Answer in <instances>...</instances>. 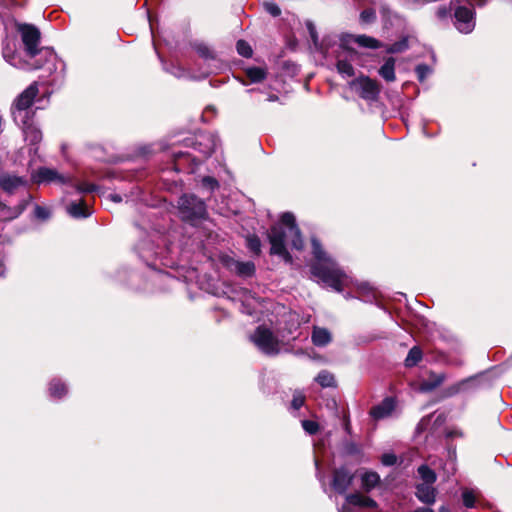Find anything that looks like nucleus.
I'll return each mask as SVG.
<instances>
[{"instance_id": "f257e3e1", "label": "nucleus", "mask_w": 512, "mask_h": 512, "mask_svg": "<svg viewBox=\"0 0 512 512\" xmlns=\"http://www.w3.org/2000/svg\"><path fill=\"white\" fill-rule=\"evenodd\" d=\"M311 248L315 259L310 265L311 274L335 291L342 292L349 278L346 272L327 254L316 237L311 238Z\"/></svg>"}, {"instance_id": "f03ea898", "label": "nucleus", "mask_w": 512, "mask_h": 512, "mask_svg": "<svg viewBox=\"0 0 512 512\" xmlns=\"http://www.w3.org/2000/svg\"><path fill=\"white\" fill-rule=\"evenodd\" d=\"M268 238L271 244L270 253L281 256L286 261L291 260L286 248L287 244H290L296 250H301L304 246L301 231L294 214L291 212H285L281 215L280 223L271 228Z\"/></svg>"}, {"instance_id": "7ed1b4c3", "label": "nucleus", "mask_w": 512, "mask_h": 512, "mask_svg": "<svg viewBox=\"0 0 512 512\" xmlns=\"http://www.w3.org/2000/svg\"><path fill=\"white\" fill-rule=\"evenodd\" d=\"M17 31L21 35L26 56L33 60L32 64H43L45 71L52 74L57 70V55L52 48H39L41 33L40 30L32 24L17 23Z\"/></svg>"}, {"instance_id": "20e7f679", "label": "nucleus", "mask_w": 512, "mask_h": 512, "mask_svg": "<svg viewBox=\"0 0 512 512\" xmlns=\"http://www.w3.org/2000/svg\"><path fill=\"white\" fill-rule=\"evenodd\" d=\"M176 207L178 217L192 226H197L208 218L205 201L195 194H182L177 200Z\"/></svg>"}, {"instance_id": "39448f33", "label": "nucleus", "mask_w": 512, "mask_h": 512, "mask_svg": "<svg viewBox=\"0 0 512 512\" xmlns=\"http://www.w3.org/2000/svg\"><path fill=\"white\" fill-rule=\"evenodd\" d=\"M160 248L155 246L153 241L149 239L141 240L137 246L136 250L139 254V257L153 270V275L151 276L153 282L171 284L172 282H176L177 279L172 277L169 273L161 271L156 263V258L159 255Z\"/></svg>"}, {"instance_id": "423d86ee", "label": "nucleus", "mask_w": 512, "mask_h": 512, "mask_svg": "<svg viewBox=\"0 0 512 512\" xmlns=\"http://www.w3.org/2000/svg\"><path fill=\"white\" fill-rule=\"evenodd\" d=\"M37 94L38 86L36 82H33L16 98L11 108L15 123H26L32 119L34 112L31 106Z\"/></svg>"}, {"instance_id": "0eeeda50", "label": "nucleus", "mask_w": 512, "mask_h": 512, "mask_svg": "<svg viewBox=\"0 0 512 512\" xmlns=\"http://www.w3.org/2000/svg\"><path fill=\"white\" fill-rule=\"evenodd\" d=\"M251 342L267 356H275L280 353L281 341L273 331L265 325L258 326L250 335Z\"/></svg>"}, {"instance_id": "6e6552de", "label": "nucleus", "mask_w": 512, "mask_h": 512, "mask_svg": "<svg viewBox=\"0 0 512 512\" xmlns=\"http://www.w3.org/2000/svg\"><path fill=\"white\" fill-rule=\"evenodd\" d=\"M463 0H451L454 7V26L460 33H471L475 28V12L471 5H462Z\"/></svg>"}, {"instance_id": "1a4fd4ad", "label": "nucleus", "mask_w": 512, "mask_h": 512, "mask_svg": "<svg viewBox=\"0 0 512 512\" xmlns=\"http://www.w3.org/2000/svg\"><path fill=\"white\" fill-rule=\"evenodd\" d=\"M350 87L360 98L369 102L377 101L381 91L380 84L368 76L353 79L350 82Z\"/></svg>"}, {"instance_id": "9d476101", "label": "nucleus", "mask_w": 512, "mask_h": 512, "mask_svg": "<svg viewBox=\"0 0 512 512\" xmlns=\"http://www.w3.org/2000/svg\"><path fill=\"white\" fill-rule=\"evenodd\" d=\"M28 188V179L18 176L12 172L2 171L0 173V191L7 196L17 195Z\"/></svg>"}, {"instance_id": "9b49d317", "label": "nucleus", "mask_w": 512, "mask_h": 512, "mask_svg": "<svg viewBox=\"0 0 512 512\" xmlns=\"http://www.w3.org/2000/svg\"><path fill=\"white\" fill-rule=\"evenodd\" d=\"M4 60L11 66L23 70H37L44 68L43 64H32L30 60L23 59L17 52L14 43L5 42L2 48Z\"/></svg>"}, {"instance_id": "f8f14e48", "label": "nucleus", "mask_w": 512, "mask_h": 512, "mask_svg": "<svg viewBox=\"0 0 512 512\" xmlns=\"http://www.w3.org/2000/svg\"><path fill=\"white\" fill-rule=\"evenodd\" d=\"M221 263L223 266L241 278H250L255 275L256 266L252 261H239L229 255L221 257Z\"/></svg>"}, {"instance_id": "ddd939ff", "label": "nucleus", "mask_w": 512, "mask_h": 512, "mask_svg": "<svg viewBox=\"0 0 512 512\" xmlns=\"http://www.w3.org/2000/svg\"><path fill=\"white\" fill-rule=\"evenodd\" d=\"M354 474L351 473L346 467H339L336 468L333 471V478H332V488L338 493V494H345L346 491L351 486L353 480H354Z\"/></svg>"}, {"instance_id": "4468645a", "label": "nucleus", "mask_w": 512, "mask_h": 512, "mask_svg": "<svg viewBox=\"0 0 512 512\" xmlns=\"http://www.w3.org/2000/svg\"><path fill=\"white\" fill-rule=\"evenodd\" d=\"M31 180L36 184H50L52 182L65 184L68 179L55 169L40 167L31 174Z\"/></svg>"}, {"instance_id": "2eb2a0df", "label": "nucleus", "mask_w": 512, "mask_h": 512, "mask_svg": "<svg viewBox=\"0 0 512 512\" xmlns=\"http://www.w3.org/2000/svg\"><path fill=\"white\" fill-rule=\"evenodd\" d=\"M31 200H32L31 194L26 192L25 196L14 207H10L0 201V219L3 221H11V220L19 217L24 212V210L27 208V206Z\"/></svg>"}, {"instance_id": "dca6fc26", "label": "nucleus", "mask_w": 512, "mask_h": 512, "mask_svg": "<svg viewBox=\"0 0 512 512\" xmlns=\"http://www.w3.org/2000/svg\"><path fill=\"white\" fill-rule=\"evenodd\" d=\"M196 149L203 154L204 157L211 156L220 146V139L213 133H205L197 138L195 143Z\"/></svg>"}, {"instance_id": "f3484780", "label": "nucleus", "mask_w": 512, "mask_h": 512, "mask_svg": "<svg viewBox=\"0 0 512 512\" xmlns=\"http://www.w3.org/2000/svg\"><path fill=\"white\" fill-rule=\"evenodd\" d=\"M395 408V399L393 397H386L379 404L373 406L370 409L369 415L372 419L376 421L382 420L391 416Z\"/></svg>"}, {"instance_id": "a211bd4d", "label": "nucleus", "mask_w": 512, "mask_h": 512, "mask_svg": "<svg viewBox=\"0 0 512 512\" xmlns=\"http://www.w3.org/2000/svg\"><path fill=\"white\" fill-rule=\"evenodd\" d=\"M16 124L22 128L25 141L28 142L29 145L34 146L33 152L37 153V145L42 141L41 130L32 123V119L27 121L26 123Z\"/></svg>"}, {"instance_id": "6ab92c4d", "label": "nucleus", "mask_w": 512, "mask_h": 512, "mask_svg": "<svg viewBox=\"0 0 512 512\" xmlns=\"http://www.w3.org/2000/svg\"><path fill=\"white\" fill-rule=\"evenodd\" d=\"M478 376H471L463 379L444 390L445 397H453L461 392L476 388Z\"/></svg>"}, {"instance_id": "aec40b11", "label": "nucleus", "mask_w": 512, "mask_h": 512, "mask_svg": "<svg viewBox=\"0 0 512 512\" xmlns=\"http://www.w3.org/2000/svg\"><path fill=\"white\" fill-rule=\"evenodd\" d=\"M66 210L75 219L88 218L92 214V211L83 200L72 201L67 205Z\"/></svg>"}, {"instance_id": "412c9836", "label": "nucleus", "mask_w": 512, "mask_h": 512, "mask_svg": "<svg viewBox=\"0 0 512 512\" xmlns=\"http://www.w3.org/2000/svg\"><path fill=\"white\" fill-rule=\"evenodd\" d=\"M415 495L420 502L426 505H432L436 501V489L432 485L418 484Z\"/></svg>"}, {"instance_id": "4be33fe9", "label": "nucleus", "mask_w": 512, "mask_h": 512, "mask_svg": "<svg viewBox=\"0 0 512 512\" xmlns=\"http://www.w3.org/2000/svg\"><path fill=\"white\" fill-rule=\"evenodd\" d=\"M446 375L444 373L430 372L426 380L420 383L419 389L421 392H432L438 388L445 381Z\"/></svg>"}, {"instance_id": "5701e85b", "label": "nucleus", "mask_w": 512, "mask_h": 512, "mask_svg": "<svg viewBox=\"0 0 512 512\" xmlns=\"http://www.w3.org/2000/svg\"><path fill=\"white\" fill-rule=\"evenodd\" d=\"M347 504L359 507L376 508L377 503L370 497L361 495L360 493H351L346 495Z\"/></svg>"}, {"instance_id": "b1692460", "label": "nucleus", "mask_w": 512, "mask_h": 512, "mask_svg": "<svg viewBox=\"0 0 512 512\" xmlns=\"http://www.w3.org/2000/svg\"><path fill=\"white\" fill-rule=\"evenodd\" d=\"M312 343L317 347H324L328 345L332 336L328 329L322 327H314L311 334Z\"/></svg>"}, {"instance_id": "393cba45", "label": "nucleus", "mask_w": 512, "mask_h": 512, "mask_svg": "<svg viewBox=\"0 0 512 512\" xmlns=\"http://www.w3.org/2000/svg\"><path fill=\"white\" fill-rule=\"evenodd\" d=\"M395 63H396L395 58L389 57L385 60V62L382 64V66L378 70L379 75L386 82H394L396 80Z\"/></svg>"}, {"instance_id": "a878e982", "label": "nucleus", "mask_w": 512, "mask_h": 512, "mask_svg": "<svg viewBox=\"0 0 512 512\" xmlns=\"http://www.w3.org/2000/svg\"><path fill=\"white\" fill-rule=\"evenodd\" d=\"M161 62H162L163 70L166 71L167 73L173 75L175 78L182 79V78H190L191 77L190 71L185 69L180 64H178L176 62L166 63L163 60H161Z\"/></svg>"}, {"instance_id": "bb28decb", "label": "nucleus", "mask_w": 512, "mask_h": 512, "mask_svg": "<svg viewBox=\"0 0 512 512\" xmlns=\"http://www.w3.org/2000/svg\"><path fill=\"white\" fill-rule=\"evenodd\" d=\"M380 483V476L375 471H365L361 475V485L364 491L370 492Z\"/></svg>"}, {"instance_id": "cd10ccee", "label": "nucleus", "mask_w": 512, "mask_h": 512, "mask_svg": "<svg viewBox=\"0 0 512 512\" xmlns=\"http://www.w3.org/2000/svg\"><path fill=\"white\" fill-rule=\"evenodd\" d=\"M423 359V351L422 349L419 347V346H413L405 360H404V365L406 368H412V367H415L417 366Z\"/></svg>"}, {"instance_id": "c85d7f7f", "label": "nucleus", "mask_w": 512, "mask_h": 512, "mask_svg": "<svg viewBox=\"0 0 512 512\" xmlns=\"http://www.w3.org/2000/svg\"><path fill=\"white\" fill-rule=\"evenodd\" d=\"M354 42L360 47L368 49H378L383 47V44L374 37L368 35H357L354 37Z\"/></svg>"}, {"instance_id": "c756f323", "label": "nucleus", "mask_w": 512, "mask_h": 512, "mask_svg": "<svg viewBox=\"0 0 512 512\" xmlns=\"http://www.w3.org/2000/svg\"><path fill=\"white\" fill-rule=\"evenodd\" d=\"M67 386L60 379H53L49 383V394L52 398L61 399L67 394Z\"/></svg>"}, {"instance_id": "7c9ffc66", "label": "nucleus", "mask_w": 512, "mask_h": 512, "mask_svg": "<svg viewBox=\"0 0 512 512\" xmlns=\"http://www.w3.org/2000/svg\"><path fill=\"white\" fill-rule=\"evenodd\" d=\"M479 492L475 489L464 488L461 492L462 503L466 508H475Z\"/></svg>"}, {"instance_id": "2f4dec72", "label": "nucleus", "mask_w": 512, "mask_h": 512, "mask_svg": "<svg viewBox=\"0 0 512 512\" xmlns=\"http://www.w3.org/2000/svg\"><path fill=\"white\" fill-rule=\"evenodd\" d=\"M315 381L322 388H334L337 386L334 375L327 370H321L316 376Z\"/></svg>"}, {"instance_id": "473e14b6", "label": "nucleus", "mask_w": 512, "mask_h": 512, "mask_svg": "<svg viewBox=\"0 0 512 512\" xmlns=\"http://www.w3.org/2000/svg\"><path fill=\"white\" fill-rule=\"evenodd\" d=\"M409 49V37L403 36L400 40L386 47V52L390 54L401 53Z\"/></svg>"}, {"instance_id": "72a5a7b5", "label": "nucleus", "mask_w": 512, "mask_h": 512, "mask_svg": "<svg viewBox=\"0 0 512 512\" xmlns=\"http://www.w3.org/2000/svg\"><path fill=\"white\" fill-rule=\"evenodd\" d=\"M266 70L261 67H250L246 69V76L252 83H259L266 78Z\"/></svg>"}, {"instance_id": "f704fd0d", "label": "nucleus", "mask_w": 512, "mask_h": 512, "mask_svg": "<svg viewBox=\"0 0 512 512\" xmlns=\"http://www.w3.org/2000/svg\"><path fill=\"white\" fill-rule=\"evenodd\" d=\"M418 474L423 480L422 484L433 485L437 478L435 472L432 469H430L427 465L419 466Z\"/></svg>"}, {"instance_id": "c9c22d12", "label": "nucleus", "mask_w": 512, "mask_h": 512, "mask_svg": "<svg viewBox=\"0 0 512 512\" xmlns=\"http://www.w3.org/2000/svg\"><path fill=\"white\" fill-rule=\"evenodd\" d=\"M246 247L248 250L256 256L261 253V241L260 238L255 234H249L246 237Z\"/></svg>"}, {"instance_id": "e433bc0d", "label": "nucleus", "mask_w": 512, "mask_h": 512, "mask_svg": "<svg viewBox=\"0 0 512 512\" xmlns=\"http://www.w3.org/2000/svg\"><path fill=\"white\" fill-rule=\"evenodd\" d=\"M336 67H337V71L339 72V74H341L343 77L354 76V73H355L354 67L347 60L338 59Z\"/></svg>"}, {"instance_id": "4c0bfd02", "label": "nucleus", "mask_w": 512, "mask_h": 512, "mask_svg": "<svg viewBox=\"0 0 512 512\" xmlns=\"http://www.w3.org/2000/svg\"><path fill=\"white\" fill-rule=\"evenodd\" d=\"M358 290H359V293H360V298L364 302L371 303V302H373V300L376 297L374 291L372 290V288L367 283H361L358 286Z\"/></svg>"}, {"instance_id": "58836bf2", "label": "nucleus", "mask_w": 512, "mask_h": 512, "mask_svg": "<svg viewBox=\"0 0 512 512\" xmlns=\"http://www.w3.org/2000/svg\"><path fill=\"white\" fill-rule=\"evenodd\" d=\"M173 157H174V165H173V168L175 171H182L184 169L183 167V161L184 160H190L191 159V156L189 153L187 152H183V151H179V152H174L173 153Z\"/></svg>"}, {"instance_id": "ea45409f", "label": "nucleus", "mask_w": 512, "mask_h": 512, "mask_svg": "<svg viewBox=\"0 0 512 512\" xmlns=\"http://www.w3.org/2000/svg\"><path fill=\"white\" fill-rule=\"evenodd\" d=\"M194 49L195 51L198 53V55L205 59V60H208V59H213L214 58V54L213 52L211 51V49L204 43H197L194 45Z\"/></svg>"}, {"instance_id": "a19ab883", "label": "nucleus", "mask_w": 512, "mask_h": 512, "mask_svg": "<svg viewBox=\"0 0 512 512\" xmlns=\"http://www.w3.org/2000/svg\"><path fill=\"white\" fill-rule=\"evenodd\" d=\"M201 187L212 193L219 188V182L214 177L205 176L201 179Z\"/></svg>"}, {"instance_id": "79ce46f5", "label": "nucleus", "mask_w": 512, "mask_h": 512, "mask_svg": "<svg viewBox=\"0 0 512 512\" xmlns=\"http://www.w3.org/2000/svg\"><path fill=\"white\" fill-rule=\"evenodd\" d=\"M415 73L417 75V79L420 82H424L425 79L432 73V68L427 64H418L415 67Z\"/></svg>"}, {"instance_id": "37998d69", "label": "nucleus", "mask_w": 512, "mask_h": 512, "mask_svg": "<svg viewBox=\"0 0 512 512\" xmlns=\"http://www.w3.org/2000/svg\"><path fill=\"white\" fill-rule=\"evenodd\" d=\"M236 49L239 55L249 58L252 56L251 46L244 40H238L236 43Z\"/></svg>"}, {"instance_id": "c03bdc74", "label": "nucleus", "mask_w": 512, "mask_h": 512, "mask_svg": "<svg viewBox=\"0 0 512 512\" xmlns=\"http://www.w3.org/2000/svg\"><path fill=\"white\" fill-rule=\"evenodd\" d=\"M376 20V12L372 8L364 9L360 13V21L364 24H370L373 23Z\"/></svg>"}, {"instance_id": "a18cd8bd", "label": "nucleus", "mask_w": 512, "mask_h": 512, "mask_svg": "<svg viewBox=\"0 0 512 512\" xmlns=\"http://www.w3.org/2000/svg\"><path fill=\"white\" fill-rule=\"evenodd\" d=\"M305 403V395L300 391H295L293 393V398L291 401V408L295 411L299 410Z\"/></svg>"}, {"instance_id": "49530a36", "label": "nucleus", "mask_w": 512, "mask_h": 512, "mask_svg": "<svg viewBox=\"0 0 512 512\" xmlns=\"http://www.w3.org/2000/svg\"><path fill=\"white\" fill-rule=\"evenodd\" d=\"M302 428L309 435H315L319 431V424L312 420H303Z\"/></svg>"}, {"instance_id": "de8ad7c7", "label": "nucleus", "mask_w": 512, "mask_h": 512, "mask_svg": "<svg viewBox=\"0 0 512 512\" xmlns=\"http://www.w3.org/2000/svg\"><path fill=\"white\" fill-rule=\"evenodd\" d=\"M452 10H454V7L451 6V3L449 4V6H440L436 10V15L439 19L443 20L451 15Z\"/></svg>"}, {"instance_id": "09e8293b", "label": "nucleus", "mask_w": 512, "mask_h": 512, "mask_svg": "<svg viewBox=\"0 0 512 512\" xmlns=\"http://www.w3.org/2000/svg\"><path fill=\"white\" fill-rule=\"evenodd\" d=\"M264 8L273 17H278L281 14L280 7L277 4L273 3V2H266V3H264Z\"/></svg>"}, {"instance_id": "8fccbe9b", "label": "nucleus", "mask_w": 512, "mask_h": 512, "mask_svg": "<svg viewBox=\"0 0 512 512\" xmlns=\"http://www.w3.org/2000/svg\"><path fill=\"white\" fill-rule=\"evenodd\" d=\"M397 462V457L393 453H384L381 457V463L384 466H393Z\"/></svg>"}, {"instance_id": "3c124183", "label": "nucleus", "mask_w": 512, "mask_h": 512, "mask_svg": "<svg viewBox=\"0 0 512 512\" xmlns=\"http://www.w3.org/2000/svg\"><path fill=\"white\" fill-rule=\"evenodd\" d=\"M35 216L38 218V219H42V220H45L47 218H49L50 216V212L48 211L47 208L45 207H42L40 205H36L35 206Z\"/></svg>"}, {"instance_id": "603ef678", "label": "nucleus", "mask_w": 512, "mask_h": 512, "mask_svg": "<svg viewBox=\"0 0 512 512\" xmlns=\"http://www.w3.org/2000/svg\"><path fill=\"white\" fill-rule=\"evenodd\" d=\"M306 27L308 29L309 35H310L314 45L317 46V44H318V35H317V31H316L315 25L311 21H308L306 23Z\"/></svg>"}, {"instance_id": "864d4df0", "label": "nucleus", "mask_w": 512, "mask_h": 512, "mask_svg": "<svg viewBox=\"0 0 512 512\" xmlns=\"http://www.w3.org/2000/svg\"><path fill=\"white\" fill-rule=\"evenodd\" d=\"M59 64L61 66H64L63 63L59 62ZM63 67H61V71L59 73H57V76L55 79H53L49 84L54 86V85H60L63 81Z\"/></svg>"}, {"instance_id": "5fc2aeb1", "label": "nucleus", "mask_w": 512, "mask_h": 512, "mask_svg": "<svg viewBox=\"0 0 512 512\" xmlns=\"http://www.w3.org/2000/svg\"><path fill=\"white\" fill-rule=\"evenodd\" d=\"M96 189H97V187L94 184H86V185H82L78 188L80 193H90V192L96 191Z\"/></svg>"}, {"instance_id": "6e6d98bb", "label": "nucleus", "mask_w": 512, "mask_h": 512, "mask_svg": "<svg viewBox=\"0 0 512 512\" xmlns=\"http://www.w3.org/2000/svg\"><path fill=\"white\" fill-rule=\"evenodd\" d=\"M351 506L352 505L346 503L338 509V512H355Z\"/></svg>"}, {"instance_id": "4d7b16f0", "label": "nucleus", "mask_w": 512, "mask_h": 512, "mask_svg": "<svg viewBox=\"0 0 512 512\" xmlns=\"http://www.w3.org/2000/svg\"><path fill=\"white\" fill-rule=\"evenodd\" d=\"M109 198L115 203H119L122 201V197L119 194H110Z\"/></svg>"}, {"instance_id": "13d9d810", "label": "nucleus", "mask_w": 512, "mask_h": 512, "mask_svg": "<svg viewBox=\"0 0 512 512\" xmlns=\"http://www.w3.org/2000/svg\"><path fill=\"white\" fill-rule=\"evenodd\" d=\"M414 512H434V511L428 507H419V508L415 509Z\"/></svg>"}, {"instance_id": "bf43d9fd", "label": "nucleus", "mask_w": 512, "mask_h": 512, "mask_svg": "<svg viewBox=\"0 0 512 512\" xmlns=\"http://www.w3.org/2000/svg\"><path fill=\"white\" fill-rule=\"evenodd\" d=\"M278 99H279V98H278V96H277V95H275V94H271V95H269V96H268L267 101H269V102H275V101H277Z\"/></svg>"}, {"instance_id": "052dcab7", "label": "nucleus", "mask_w": 512, "mask_h": 512, "mask_svg": "<svg viewBox=\"0 0 512 512\" xmlns=\"http://www.w3.org/2000/svg\"><path fill=\"white\" fill-rule=\"evenodd\" d=\"M242 307H243V310H242L243 312H245L249 315L253 314V312L250 309L246 308V305L244 303L242 304Z\"/></svg>"}, {"instance_id": "680f3d73", "label": "nucleus", "mask_w": 512, "mask_h": 512, "mask_svg": "<svg viewBox=\"0 0 512 512\" xmlns=\"http://www.w3.org/2000/svg\"><path fill=\"white\" fill-rule=\"evenodd\" d=\"M449 456H450V458H451V459H454V458L456 457V452H455V450H453V451H449Z\"/></svg>"}, {"instance_id": "e2e57ef3", "label": "nucleus", "mask_w": 512, "mask_h": 512, "mask_svg": "<svg viewBox=\"0 0 512 512\" xmlns=\"http://www.w3.org/2000/svg\"><path fill=\"white\" fill-rule=\"evenodd\" d=\"M439 512H448V508L445 506L440 507Z\"/></svg>"}, {"instance_id": "0e129e2a", "label": "nucleus", "mask_w": 512, "mask_h": 512, "mask_svg": "<svg viewBox=\"0 0 512 512\" xmlns=\"http://www.w3.org/2000/svg\"><path fill=\"white\" fill-rule=\"evenodd\" d=\"M382 12H383V14L390 13V10L388 8H386V7H383L382 8Z\"/></svg>"}, {"instance_id": "69168bd1", "label": "nucleus", "mask_w": 512, "mask_h": 512, "mask_svg": "<svg viewBox=\"0 0 512 512\" xmlns=\"http://www.w3.org/2000/svg\"><path fill=\"white\" fill-rule=\"evenodd\" d=\"M3 270H2V265L0 264V277L3 276Z\"/></svg>"}, {"instance_id": "338daca9", "label": "nucleus", "mask_w": 512, "mask_h": 512, "mask_svg": "<svg viewBox=\"0 0 512 512\" xmlns=\"http://www.w3.org/2000/svg\"><path fill=\"white\" fill-rule=\"evenodd\" d=\"M5 5V0H0V6H4Z\"/></svg>"}, {"instance_id": "774afa93", "label": "nucleus", "mask_w": 512, "mask_h": 512, "mask_svg": "<svg viewBox=\"0 0 512 512\" xmlns=\"http://www.w3.org/2000/svg\"><path fill=\"white\" fill-rule=\"evenodd\" d=\"M315 465H316V468H318L319 463H318V460H317V459H315Z\"/></svg>"}]
</instances>
